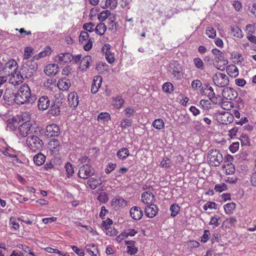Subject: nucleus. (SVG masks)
<instances>
[{
	"label": "nucleus",
	"instance_id": "nucleus-1",
	"mask_svg": "<svg viewBox=\"0 0 256 256\" xmlns=\"http://www.w3.org/2000/svg\"><path fill=\"white\" fill-rule=\"evenodd\" d=\"M36 100V96L32 94L29 86L26 84L22 85L15 94V100L18 104H32Z\"/></svg>",
	"mask_w": 256,
	"mask_h": 256
},
{
	"label": "nucleus",
	"instance_id": "nucleus-2",
	"mask_svg": "<svg viewBox=\"0 0 256 256\" xmlns=\"http://www.w3.org/2000/svg\"><path fill=\"white\" fill-rule=\"evenodd\" d=\"M223 156L221 152L218 150H211L208 151L207 155V161L212 166H218L223 161Z\"/></svg>",
	"mask_w": 256,
	"mask_h": 256
},
{
	"label": "nucleus",
	"instance_id": "nucleus-3",
	"mask_svg": "<svg viewBox=\"0 0 256 256\" xmlns=\"http://www.w3.org/2000/svg\"><path fill=\"white\" fill-rule=\"evenodd\" d=\"M26 144L33 152L40 150L42 148L43 142L38 136H30L28 137Z\"/></svg>",
	"mask_w": 256,
	"mask_h": 256
},
{
	"label": "nucleus",
	"instance_id": "nucleus-4",
	"mask_svg": "<svg viewBox=\"0 0 256 256\" xmlns=\"http://www.w3.org/2000/svg\"><path fill=\"white\" fill-rule=\"evenodd\" d=\"M94 168L88 164H84L80 168L78 175V176L83 179H87L94 174Z\"/></svg>",
	"mask_w": 256,
	"mask_h": 256
},
{
	"label": "nucleus",
	"instance_id": "nucleus-5",
	"mask_svg": "<svg viewBox=\"0 0 256 256\" xmlns=\"http://www.w3.org/2000/svg\"><path fill=\"white\" fill-rule=\"evenodd\" d=\"M214 84L219 87H224L229 84V79L227 76L220 72H216L212 76Z\"/></svg>",
	"mask_w": 256,
	"mask_h": 256
},
{
	"label": "nucleus",
	"instance_id": "nucleus-6",
	"mask_svg": "<svg viewBox=\"0 0 256 256\" xmlns=\"http://www.w3.org/2000/svg\"><path fill=\"white\" fill-rule=\"evenodd\" d=\"M18 130L19 134L24 138L32 132L33 128L32 124L29 122H26L20 124L18 127Z\"/></svg>",
	"mask_w": 256,
	"mask_h": 256
},
{
	"label": "nucleus",
	"instance_id": "nucleus-7",
	"mask_svg": "<svg viewBox=\"0 0 256 256\" xmlns=\"http://www.w3.org/2000/svg\"><path fill=\"white\" fill-rule=\"evenodd\" d=\"M216 119L218 122L223 124H228L232 122L234 120L233 114L228 112H222L216 116Z\"/></svg>",
	"mask_w": 256,
	"mask_h": 256
},
{
	"label": "nucleus",
	"instance_id": "nucleus-8",
	"mask_svg": "<svg viewBox=\"0 0 256 256\" xmlns=\"http://www.w3.org/2000/svg\"><path fill=\"white\" fill-rule=\"evenodd\" d=\"M222 96L225 99L234 100L238 97V94L233 88L226 87L222 90Z\"/></svg>",
	"mask_w": 256,
	"mask_h": 256
},
{
	"label": "nucleus",
	"instance_id": "nucleus-9",
	"mask_svg": "<svg viewBox=\"0 0 256 256\" xmlns=\"http://www.w3.org/2000/svg\"><path fill=\"white\" fill-rule=\"evenodd\" d=\"M45 134L50 138L58 136L60 134L59 126L54 124L48 125L46 128Z\"/></svg>",
	"mask_w": 256,
	"mask_h": 256
},
{
	"label": "nucleus",
	"instance_id": "nucleus-10",
	"mask_svg": "<svg viewBox=\"0 0 256 256\" xmlns=\"http://www.w3.org/2000/svg\"><path fill=\"white\" fill-rule=\"evenodd\" d=\"M18 68V66L16 62L14 60H10L4 64V71L7 72L8 75H10L16 72Z\"/></svg>",
	"mask_w": 256,
	"mask_h": 256
},
{
	"label": "nucleus",
	"instance_id": "nucleus-11",
	"mask_svg": "<svg viewBox=\"0 0 256 256\" xmlns=\"http://www.w3.org/2000/svg\"><path fill=\"white\" fill-rule=\"evenodd\" d=\"M74 56L69 52L62 53L55 57V61L60 64L71 62Z\"/></svg>",
	"mask_w": 256,
	"mask_h": 256
},
{
	"label": "nucleus",
	"instance_id": "nucleus-12",
	"mask_svg": "<svg viewBox=\"0 0 256 256\" xmlns=\"http://www.w3.org/2000/svg\"><path fill=\"white\" fill-rule=\"evenodd\" d=\"M154 200V196L150 190L142 193L141 201L144 204L147 205L152 204Z\"/></svg>",
	"mask_w": 256,
	"mask_h": 256
},
{
	"label": "nucleus",
	"instance_id": "nucleus-13",
	"mask_svg": "<svg viewBox=\"0 0 256 256\" xmlns=\"http://www.w3.org/2000/svg\"><path fill=\"white\" fill-rule=\"evenodd\" d=\"M158 208L156 205L152 204L147 205V206L144 208V212L146 215L150 218H152L154 217L158 214Z\"/></svg>",
	"mask_w": 256,
	"mask_h": 256
},
{
	"label": "nucleus",
	"instance_id": "nucleus-14",
	"mask_svg": "<svg viewBox=\"0 0 256 256\" xmlns=\"http://www.w3.org/2000/svg\"><path fill=\"white\" fill-rule=\"evenodd\" d=\"M10 74L11 75L9 79L10 84L14 86H18L23 82L24 78L22 76L21 74H20V72H16Z\"/></svg>",
	"mask_w": 256,
	"mask_h": 256
},
{
	"label": "nucleus",
	"instance_id": "nucleus-15",
	"mask_svg": "<svg viewBox=\"0 0 256 256\" xmlns=\"http://www.w3.org/2000/svg\"><path fill=\"white\" fill-rule=\"evenodd\" d=\"M110 46L108 44H104V46L102 47V50L105 54V58L106 61L110 64H112L114 62V54L112 53L110 50Z\"/></svg>",
	"mask_w": 256,
	"mask_h": 256
},
{
	"label": "nucleus",
	"instance_id": "nucleus-16",
	"mask_svg": "<svg viewBox=\"0 0 256 256\" xmlns=\"http://www.w3.org/2000/svg\"><path fill=\"white\" fill-rule=\"evenodd\" d=\"M59 72V67L57 64H49L44 68L46 74L48 76L56 75Z\"/></svg>",
	"mask_w": 256,
	"mask_h": 256
},
{
	"label": "nucleus",
	"instance_id": "nucleus-17",
	"mask_svg": "<svg viewBox=\"0 0 256 256\" xmlns=\"http://www.w3.org/2000/svg\"><path fill=\"white\" fill-rule=\"evenodd\" d=\"M50 105V100L47 96H42L40 98L38 106L40 110H44L48 108Z\"/></svg>",
	"mask_w": 256,
	"mask_h": 256
},
{
	"label": "nucleus",
	"instance_id": "nucleus-18",
	"mask_svg": "<svg viewBox=\"0 0 256 256\" xmlns=\"http://www.w3.org/2000/svg\"><path fill=\"white\" fill-rule=\"evenodd\" d=\"M131 217L135 220H140L143 216V212L138 206H132L130 210Z\"/></svg>",
	"mask_w": 256,
	"mask_h": 256
},
{
	"label": "nucleus",
	"instance_id": "nucleus-19",
	"mask_svg": "<svg viewBox=\"0 0 256 256\" xmlns=\"http://www.w3.org/2000/svg\"><path fill=\"white\" fill-rule=\"evenodd\" d=\"M68 102L72 108H76L78 104V98L77 93L76 92L70 93L68 96Z\"/></svg>",
	"mask_w": 256,
	"mask_h": 256
},
{
	"label": "nucleus",
	"instance_id": "nucleus-20",
	"mask_svg": "<svg viewBox=\"0 0 256 256\" xmlns=\"http://www.w3.org/2000/svg\"><path fill=\"white\" fill-rule=\"evenodd\" d=\"M212 52L216 56V62L220 61L222 62L224 65L228 64V61L225 58L224 54L222 52L217 48H214Z\"/></svg>",
	"mask_w": 256,
	"mask_h": 256
},
{
	"label": "nucleus",
	"instance_id": "nucleus-21",
	"mask_svg": "<svg viewBox=\"0 0 256 256\" xmlns=\"http://www.w3.org/2000/svg\"><path fill=\"white\" fill-rule=\"evenodd\" d=\"M102 77L101 76H97L94 78L92 83L91 86V92L93 94L98 92L102 83Z\"/></svg>",
	"mask_w": 256,
	"mask_h": 256
},
{
	"label": "nucleus",
	"instance_id": "nucleus-22",
	"mask_svg": "<svg viewBox=\"0 0 256 256\" xmlns=\"http://www.w3.org/2000/svg\"><path fill=\"white\" fill-rule=\"evenodd\" d=\"M92 62V57L90 56H86L80 60V68L82 70L86 71L88 68L90 64Z\"/></svg>",
	"mask_w": 256,
	"mask_h": 256
},
{
	"label": "nucleus",
	"instance_id": "nucleus-23",
	"mask_svg": "<svg viewBox=\"0 0 256 256\" xmlns=\"http://www.w3.org/2000/svg\"><path fill=\"white\" fill-rule=\"evenodd\" d=\"M26 64H23L20 72V74L24 78H31L34 72L28 68Z\"/></svg>",
	"mask_w": 256,
	"mask_h": 256
},
{
	"label": "nucleus",
	"instance_id": "nucleus-24",
	"mask_svg": "<svg viewBox=\"0 0 256 256\" xmlns=\"http://www.w3.org/2000/svg\"><path fill=\"white\" fill-rule=\"evenodd\" d=\"M71 84L70 80L66 78L60 79L58 83L59 88L63 90H68Z\"/></svg>",
	"mask_w": 256,
	"mask_h": 256
},
{
	"label": "nucleus",
	"instance_id": "nucleus-25",
	"mask_svg": "<svg viewBox=\"0 0 256 256\" xmlns=\"http://www.w3.org/2000/svg\"><path fill=\"white\" fill-rule=\"evenodd\" d=\"M112 206L116 207L118 206L120 207H125L127 205V202L122 197H116L112 200Z\"/></svg>",
	"mask_w": 256,
	"mask_h": 256
},
{
	"label": "nucleus",
	"instance_id": "nucleus-26",
	"mask_svg": "<svg viewBox=\"0 0 256 256\" xmlns=\"http://www.w3.org/2000/svg\"><path fill=\"white\" fill-rule=\"evenodd\" d=\"M228 74L231 77L236 78L238 75V70L234 64H230L226 67Z\"/></svg>",
	"mask_w": 256,
	"mask_h": 256
},
{
	"label": "nucleus",
	"instance_id": "nucleus-27",
	"mask_svg": "<svg viewBox=\"0 0 256 256\" xmlns=\"http://www.w3.org/2000/svg\"><path fill=\"white\" fill-rule=\"evenodd\" d=\"M230 34L231 36L234 37L242 38L243 36L241 29L237 26H231Z\"/></svg>",
	"mask_w": 256,
	"mask_h": 256
},
{
	"label": "nucleus",
	"instance_id": "nucleus-28",
	"mask_svg": "<svg viewBox=\"0 0 256 256\" xmlns=\"http://www.w3.org/2000/svg\"><path fill=\"white\" fill-rule=\"evenodd\" d=\"M88 184L92 190L96 189L98 186L102 184L101 178L96 179L94 178H90L87 182Z\"/></svg>",
	"mask_w": 256,
	"mask_h": 256
},
{
	"label": "nucleus",
	"instance_id": "nucleus-29",
	"mask_svg": "<svg viewBox=\"0 0 256 256\" xmlns=\"http://www.w3.org/2000/svg\"><path fill=\"white\" fill-rule=\"evenodd\" d=\"M124 102V101L122 99V96H116L112 98V104L114 108H120L122 107Z\"/></svg>",
	"mask_w": 256,
	"mask_h": 256
},
{
	"label": "nucleus",
	"instance_id": "nucleus-30",
	"mask_svg": "<svg viewBox=\"0 0 256 256\" xmlns=\"http://www.w3.org/2000/svg\"><path fill=\"white\" fill-rule=\"evenodd\" d=\"M222 166V169L225 170L226 174H232L235 172V168L234 165L228 162H226Z\"/></svg>",
	"mask_w": 256,
	"mask_h": 256
},
{
	"label": "nucleus",
	"instance_id": "nucleus-31",
	"mask_svg": "<svg viewBox=\"0 0 256 256\" xmlns=\"http://www.w3.org/2000/svg\"><path fill=\"white\" fill-rule=\"evenodd\" d=\"M34 162L37 166H42L46 161V156L40 152L35 155L33 158Z\"/></svg>",
	"mask_w": 256,
	"mask_h": 256
},
{
	"label": "nucleus",
	"instance_id": "nucleus-32",
	"mask_svg": "<svg viewBox=\"0 0 256 256\" xmlns=\"http://www.w3.org/2000/svg\"><path fill=\"white\" fill-rule=\"evenodd\" d=\"M206 87V90L208 91V97L210 100L214 104H216L218 102V99L216 96L215 93L214 92L213 88L212 86H207Z\"/></svg>",
	"mask_w": 256,
	"mask_h": 256
},
{
	"label": "nucleus",
	"instance_id": "nucleus-33",
	"mask_svg": "<svg viewBox=\"0 0 256 256\" xmlns=\"http://www.w3.org/2000/svg\"><path fill=\"white\" fill-rule=\"evenodd\" d=\"M130 155V152L127 148H122L117 152V156L121 160H125Z\"/></svg>",
	"mask_w": 256,
	"mask_h": 256
},
{
	"label": "nucleus",
	"instance_id": "nucleus-34",
	"mask_svg": "<svg viewBox=\"0 0 256 256\" xmlns=\"http://www.w3.org/2000/svg\"><path fill=\"white\" fill-rule=\"evenodd\" d=\"M23 64H26L27 67L36 72L38 69L37 62L34 60H28L24 62Z\"/></svg>",
	"mask_w": 256,
	"mask_h": 256
},
{
	"label": "nucleus",
	"instance_id": "nucleus-35",
	"mask_svg": "<svg viewBox=\"0 0 256 256\" xmlns=\"http://www.w3.org/2000/svg\"><path fill=\"white\" fill-rule=\"evenodd\" d=\"M126 244L128 245L127 251L128 254L132 255L136 254L138 252L137 248L132 246L134 244L132 241H127L126 242Z\"/></svg>",
	"mask_w": 256,
	"mask_h": 256
},
{
	"label": "nucleus",
	"instance_id": "nucleus-36",
	"mask_svg": "<svg viewBox=\"0 0 256 256\" xmlns=\"http://www.w3.org/2000/svg\"><path fill=\"white\" fill-rule=\"evenodd\" d=\"M235 208L236 204L234 202L228 203L224 206V211L228 214H232Z\"/></svg>",
	"mask_w": 256,
	"mask_h": 256
},
{
	"label": "nucleus",
	"instance_id": "nucleus-37",
	"mask_svg": "<svg viewBox=\"0 0 256 256\" xmlns=\"http://www.w3.org/2000/svg\"><path fill=\"white\" fill-rule=\"evenodd\" d=\"M106 30V27L105 24L104 23H100L96 26L95 28V32L98 34L102 36L104 34Z\"/></svg>",
	"mask_w": 256,
	"mask_h": 256
},
{
	"label": "nucleus",
	"instance_id": "nucleus-38",
	"mask_svg": "<svg viewBox=\"0 0 256 256\" xmlns=\"http://www.w3.org/2000/svg\"><path fill=\"white\" fill-rule=\"evenodd\" d=\"M48 112L52 116H58L60 113V107L58 104H54L50 107Z\"/></svg>",
	"mask_w": 256,
	"mask_h": 256
},
{
	"label": "nucleus",
	"instance_id": "nucleus-39",
	"mask_svg": "<svg viewBox=\"0 0 256 256\" xmlns=\"http://www.w3.org/2000/svg\"><path fill=\"white\" fill-rule=\"evenodd\" d=\"M162 90L168 94H170L174 90V86L170 82H166L162 86Z\"/></svg>",
	"mask_w": 256,
	"mask_h": 256
},
{
	"label": "nucleus",
	"instance_id": "nucleus-40",
	"mask_svg": "<svg viewBox=\"0 0 256 256\" xmlns=\"http://www.w3.org/2000/svg\"><path fill=\"white\" fill-rule=\"evenodd\" d=\"M170 210L171 212V216L175 217L179 213L180 208L178 204H174L170 206Z\"/></svg>",
	"mask_w": 256,
	"mask_h": 256
},
{
	"label": "nucleus",
	"instance_id": "nucleus-41",
	"mask_svg": "<svg viewBox=\"0 0 256 256\" xmlns=\"http://www.w3.org/2000/svg\"><path fill=\"white\" fill-rule=\"evenodd\" d=\"M110 119V114L108 112H101L98 116V120L100 122H108Z\"/></svg>",
	"mask_w": 256,
	"mask_h": 256
},
{
	"label": "nucleus",
	"instance_id": "nucleus-42",
	"mask_svg": "<svg viewBox=\"0 0 256 256\" xmlns=\"http://www.w3.org/2000/svg\"><path fill=\"white\" fill-rule=\"evenodd\" d=\"M110 14V12L109 10H104L98 15V19L100 21L103 22L105 20Z\"/></svg>",
	"mask_w": 256,
	"mask_h": 256
},
{
	"label": "nucleus",
	"instance_id": "nucleus-43",
	"mask_svg": "<svg viewBox=\"0 0 256 256\" xmlns=\"http://www.w3.org/2000/svg\"><path fill=\"white\" fill-rule=\"evenodd\" d=\"M194 66L198 69L203 70L204 69V64L201 58H196L194 60Z\"/></svg>",
	"mask_w": 256,
	"mask_h": 256
},
{
	"label": "nucleus",
	"instance_id": "nucleus-44",
	"mask_svg": "<svg viewBox=\"0 0 256 256\" xmlns=\"http://www.w3.org/2000/svg\"><path fill=\"white\" fill-rule=\"evenodd\" d=\"M65 168L68 177L72 176L74 173V167L70 162H67L65 165Z\"/></svg>",
	"mask_w": 256,
	"mask_h": 256
},
{
	"label": "nucleus",
	"instance_id": "nucleus-45",
	"mask_svg": "<svg viewBox=\"0 0 256 256\" xmlns=\"http://www.w3.org/2000/svg\"><path fill=\"white\" fill-rule=\"evenodd\" d=\"M206 34L210 38H213L216 36V31L212 26L206 28Z\"/></svg>",
	"mask_w": 256,
	"mask_h": 256
},
{
	"label": "nucleus",
	"instance_id": "nucleus-46",
	"mask_svg": "<svg viewBox=\"0 0 256 256\" xmlns=\"http://www.w3.org/2000/svg\"><path fill=\"white\" fill-rule=\"evenodd\" d=\"M33 49L30 47H26L24 49V60H28L32 56Z\"/></svg>",
	"mask_w": 256,
	"mask_h": 256
},
{
	"label": "nucleus",
	"instance_id": "nucleus-47",
	"mask_svg": "<svg viewBox=\"0 0 256 256\" xmlns=\"http://www.w3.org/2000/svg\"><path fill=\"white\" fill-rule=\"evenodd\" d=\"M52 50L50 46H46L44 48V50H42L38 54L39 58H42L48 56H50L51 54Z\"/></svg>",
	"mask_w": 256,
	"mask_h": 256
},
{
	"label": "nucleus",
	"instance_id": "nucleus-48",
	"mask_svg": "<svg viewBox=\"0 0 256 256\" xmlns=\"http://www.w3.org/2000/svg\"><path fill=\"white\" fill-rule=\"evenodd\" d=\"M97 200L101 203H106L108 200V198L106 192H100L98 196Z\"/></svg>",
	"mask_w": 256,
	"mask_h": 256
},
{
	"label": "nucleus",
	"instance_id": "nucleus-49",
	"mask_svg": "<svg viewBox=\"0 0 256 256\" xmlns=\"http://www.w3.org/2000/svg\"><path fill=\"white\" fill-rule=\"evenodd\" d=\"M214 190L216 192H221L227 190V186L224 183L217 184L215 185Z\"/></svg>",
	"mask_w": 256,
	"mask_h": 256
},
{
	"label": "nucleus",
	"instance_id": "nucleus-50",
	"mask_svg": "<svg viewBox=\"0 0 256 256\" xmlns=\"http://www.w3.org/2000/svg\"><path fill=\"white\" fill-rule=\"evenodd\" d=\"M86 248L89 253V254L92 256H97V255L94 253V250H96V246L94 244H90L86 245Z\"/></svg>",
	"mask_w": 256,
	"mask_h": 256
},
{
	"label": "nucleus",
	"instance_id": "nucleus-51",
	"mask_svg": "<svg viewBox=\"0 0 256 256\" xmlns=\"http://www.w3.org/2000/svg\"><path fill=\"white\" fill-rule=\"evenodd\" d=\"M203 208L204 210H208V208L216 210L217 204L214 202H208L203 206Z\"/></svg>",
	"mask_w": 256,
	"mask_h": 256
},
{
	"label": "nucleus",
	"instance_id": "nucleus-52",
	"mask_svg": "<svg viewBox=\"0 0 256 256\" xmlns=\"http://www.w3.org/2000/svg\"><path fill=\"white\" fill-rule=\"evenodd\" d=\"M221 107L224 110H229L234 107V104L232 102H224L222 103Z\"/></svg>",
	"mask_w": 256,
	"mask_h": 256
},
{
	"label": "nucleus",
	"instance_id": "nucleus-53",
	"mask_svg": "<svg viewBox=\"0 0 256 256\" xmlns=\"http://www.w3.org/2000/svg\"><path fill=\"white\" fill-rule=\"evenodd\" d=\"M18 247L20 249L26 252H27L32 256H36L35 254L32 252V250L30 247L23 244H19L18 246Z\"/></svg>",
	"mask_w": 256,
	"mask_h": 256
},
{
	"label": "nucleus",
	"instance_id": "nucleus-54",
	"mask_svg": "<svg viewBox=\"0 0 256 256\" xmlns=\"http://www.w3.org/2000/svg\"><path fill=\"white\" fill-rule=\"evenodd\" d=\"M219 219L220 218L218 216L215 215L211 218L209 224L213 225L214 228L218 227L220 224V222H218Z\"/></svg>",
	"mask_w": 256,
	"mask_h": 256
},
{
	"label": "nucleus",
	"instance_id": "nucleus-55",
	"mask_svg": "<svg viewBox=\"0 0 256 256\" xmlns=\"http://www.w3.org/2000/svg\"><path fill=\"white\" fill-rule=\"evenodd\" d=\"M202 86V83L199 80H194L192 82L191 86L194 90H196Z\"/></svg>",
	"mask_w": 256,
	"mask_h": 256
},
{
	"label": "nucleus",
	"instance_id": "nucleus-56",
	"mask_svg": "<svg viewBox=\"0 0 256 256\" xmlns=\"http://www.w3.org/2000/svg\"><path fill=\"white\" fill-rule=\"evenodd\" d=\"M16 122V121H14V119L8 120L7 124V128H10V130H16L18 126L15 124Z\"/></svg>",
	"mask_w": 256,
	"mask_h": 256
},
{
	"label": "nucleus",
	"instance_id": "nucleus-57",
	"mask_svg": "<svg viewBox=\"0 0 256 256\" xmlns=\"http://www.w3.org/2000/svg\"><path fill=\"white\" fill-rule=\"evenodd\" d=\"M237 222L236 219L234 216H232L230 218H227L223 222V224H230V226H234Z\"/></svg>",
	"mask_w": 256,
	"mask_h": 256
},
{
	"label": "nucleus",
	"instance_id": "nucleus-58",
	"mask_svg": "<svg viewBox=\"0 0 256 256\" xmlns=\"http://www.w3.org/2000/svg\"><path fill=\"white\" fill-rule=\"evenodd\" d=\"M88 36L89 35L87 32H82L79 37V42L82 44L84 41L88 38Z\"/></svg>",
	"mask_w": 256,
	"mask_h": 256
},
{
	"label": "nucleus",
	"instance_id": "nucleus-59",
	"mask_svg": "<svg viewBox=\"0 0 256 256\" xmlns=\"http://www.w3.org/2000/svg\"><path fill=\"white\" fill-rule=\"evenodd\" d=\"M10 225L11 228H13L14 230H17L19 228L20 226L16 220L14 218H10Z\"/></svg>",
	"mask_w": 256,
	"mask_h": 256
},
{
	"label": "nucleus",
	"instance_id": "nucleus-60",
	"mask_svg": "<svg viewBox=\"0 0 256 256\" xmlns=\"http://www.w3.org/2000/svg\"><path fill=\"white\" fill-rule=\"evenodd\" d=\"M94 24L92 22L86 23L83 25V28L89 32H92L94 31Z\"/></svg>",
	"mask_w": 256,
	"mask_h": 256
},
{
	"label": "nucleus",
	"instance_id": "nucleus-61",
	"mask_svg": "<svg viewBox=\"0 0 256 256\" xmlns=\"http://www.w3.org/2000/svg\"><path fill=\"white\" fill-rule=\"evenodd\" d=\"M117 2L116 0H106V6L108 7L110 6L112 8H115L117 6Z\"/></svg>",
	"mask_w": 256,
	"mask_h": 256
},
{
	"label": "nucleus",
	"instance_id": "nucleus-62",
	"mask_svg": "<svg viewBox=\"0 0 256 256\" xmlns=\"http://www.w3.org/2000/svg\"><path fill=\"white\" fill-rule=\"evenodd\" d=\"M173 64H170V67L171 68L170 70V71L174 76H176V74H178L180 73V71L179 70V68L178 66H173Z\"/></svg>",
	"mask_w": 256,
	"mask_h": 256
},
{
	"label": "nucleus",
	"instance_id": "nucleus-63",
	"mask_svg": "<svg viewBox=\"0 0 256 256\" xmlns=\"http://www.w3.org/2000/svg\"><path fill=\"white\" fill-rule=\"evenodd\" d=\"M112 224V220L110 218H107L106 220H103L102 226L106 229L111 227V225Z\"/></svg>",
	"mask_w": 256,
	"mask_h": 256
},
{
	"label": "nucleus",
	"instance_id": "nucleus-64",
	"mask_svg": "<svg viewBox=\"0 0 256 256\" xmlns=\"http://www.w3.org/2000/svg\"><path fill=\"white\" fill-rule=\"evenodd\" d=\"M73 251L76 252L79 256H84V253L83 250L76 246H74L72 247Z\"/></svg>",
	"mask_w": 256,
	"mask_h": 256
}]
</instances>
